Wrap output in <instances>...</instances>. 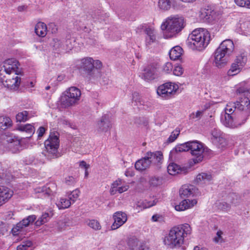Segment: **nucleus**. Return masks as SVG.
I'll list each match as a JSON object with an SVG mask.
<instances>
[{
	"instance_id": "1",
	"label": "nucleus",
	"mask_w": 250,
	"mask_h": 250,
	"mask_svg": "<svg viewBox=\"0 0 250 250\" xmlns=\"http://www.w3.org/2000/svg\"><path fill=\"white\" fill-rule=\"evenodd\" d=\"M19 62L14 58L6 60L0 68V80L4 87L17 90L21 83Z\"/></svg>"
},
{
	"instance_id": "2",
	"label": "nucleus",
	"mask_w": 250,
	"mask_h": 250,
	"mask_svg": "<svg viewBox=\"0 0 250 250\" xmlns=\"http://www.w3.org/2000/svg\"><path fill=\"white\" fill-rule=\"evenodd\" d=\"M191 233V228L188 224L179 225L171 229L165 237L164 243L170 249L180 247L184 242V237Z\"/></svg>"
},
{
	"instance_id": "3",
	"label": "nucleus",
	"mask_w": 250,
	"mask_h": 250,
	"mask_svg": "<svg viewBox=\"0 0 250 250\" xmlns=\"http://www.w3.org/2000/svg\"><path fill=\"white\" fill-rule=\"evenodd\" d=\"M210 39V34L207 30L201 28H197L189 35L187 44L193 50L201 51L208 46Z\"/></svg>"
},
{
	"instance_id": "4",
	"label": "nucleus",
	"mask_w": 250,
	"mask_h": 250,
	"mask_svg": "<svg viewBox=\"0 0 250 250\" xmlns=\"http://www.w3.org/2000/svg\"><path fill=\"white\" fill-rule=\"evenodd\" d=\"M234 45L230 40H226L222 42L214 54V62L218 68L223 67L228 62L229 57L233 52Z\"/></svg>"
},
{
	"instance_id": "5",
	"label": "nucleus",
	"mask_w": 250,
	"mask_h": 250,
	"mask_svg": "<svg viewBox=\"0 0 250 250\" xmlns=\"http://www.w3.org/2000/svg\"><path fill=\"white\" fill-rule=\"evenodd\" d=\"M186 25V21L183 17L175 15L168 17L166 22L161 25V28L169 34L166 35L167 38H171L180 32Z\"/></svg>"
},
{
	"instance_id": "6",
	"label": "nucleus",
	"mask_w": 250,
	"mask_h": 250,
	"mask_svg": "<svg viewBox=\"0 0 250 250\" xmlns=\"http://www.w3.org/2000/svg\"><path fill=\"white\" fill-rule=\"evenodd\" d=\"M59 134L58 132H51L47 139L44 142L46 149L45 156L49 160L57 158L61 156L58 151L59 146Z\"/></svg>"
},
{
	"instance_id": "7",
	"label": "nucleus",
	"mask_w": 250,
	"mask_h": 250,
	"mask_svg": "<svg viewBox=\"0 0 250 250\" xmlns=\"http://www.w3.org/2000/svg\"><path fill=\"white\" fill-rule=\"evenodd\" d=\"M250 115V111L247 110L246 112L240 111H236L232 115H227L225 118L222 119V123L226 127L229 128L238 127L243 125Z\"/></svg>"
},
{
	"instance_id": "8",
	"label": "nucleus",
	"mask_w": 250,
	"mask_h": 250,
	"mask_svg": "<svg viewBox=\"0 0 250 250\" xmlns=\"http://www.w3.org/2000/svg\"><path fill=\"white\" fill-rule=\"evenodd\" d=\"M81 96L80 90L76 87L72 86L65 91L61 97L60 104L62 108H67L78 103Z\"/></svg>"
},
{
	"instance_id": "9",
	"label": "nucleus",
	"mask_w": 250,
	"mask_h": 250,
	"mask_svg": "<svg viewBox=\"0 0 250 250\" xmlns=\"http://www.w3.org/2000/svg\"><path fill=\"white\" fill-rule=\"evenodd\" d=\"M189 151L193 156L192 160L195 164L203 161L204 157L203 153L211 152L209 149L204 147L202 143L196 140L190 141Z\"/></svg>"
},
{
	"instance_id": "10",
	"label": "nucleus",
	"mask_w": 250,
	"mask_h": 250,
	"mask_svg": "<svg viewBox=\"0 0 250 250\" xmlns=\"http://www.w3.org/2000/svg\"><path fill=\"white\" fill-rule=\"evenodd\" d=\"M94 60L91 58H86L81 60V70L83 74L91 79L98 78L101 76L100 71L94 67Z\"/></svg>"
},
{
	"instance_id": "11",
	"label": "nucleus",
	"mask_w": 250,
	"mask_h": 250,
	"mask_svg": "<svg viewBox=\"0 0 250 250\" xmlns=\"http://www.w3.org/2000/svg\"><path fill=\"white\" fill-rule=\"evenodd\" d=\"M237 93L244 94L243 97H239V100L237 101L236 104L237 111L246 112L247 110L250 111V102L249 98L246 97V94L249 92L248 90L244 87H239L237 89Z\"/></svg>"
},
{
	"instance_id": "12",
	"label": "nucleus",
	"mask_w": 250,
	"mask_h": 250,
	"mask_svg": "<svg viewBox=\"0 0 250 250\" xmlns=\"http://www.w3.org/2000/svg\"><path fill=\"white\" fill-rule=\"evenodd\" d=\"M177 89V85L170 82L166 83L158 87L157 93L158 95L163 98L169 99L171 97L172 95L175 93Z\"/></svg>"
},
{
	"instance_id": "13",
	"label": "nucleus",
	"mask_w": 250,
	"mask_h": 250,
	"mask_svg": "<svg viewBox=\"0 0 250 250\" xmlns=\"http://www.w3.org/2000/svg\"><path fill=\"white\" fill-rule=\"evenodd\" d=\"M36 216L35 215H29L23 219L22 221L17 224L16 226L13 227L11 230L13 235H18L22 231L24 228L28 226L30 224L35 221Z\"/></svg>"
},
{
	"instance_id": "14",
	"label": "nucleus",
	"mask_w": 250,
	"mask_h": 250,
	"mask_svg": "<svg viewBox=\"0 0 250 250\" xmlns=\"http://www.w3.org/2000/svg\"><path fill=\"white\" fill-rule=\"evenodd\" d=\"M158 69L157 63H152L148 65L144 70L142 78L146 81H149L156 78V72Z\"/></svg>"
},
{
	"instance_id": "15",
	"label": "nucleus",
	"mask_w": 250,
	"mask_h": 250,
	"mask_svg": "<svg viewBox=\"0 0 250 250\" xmlns=\"http://www.w3.org/2000/svg\"><path fill=\"white\" fill-rule=\"evenodd\" d=\"M97 130L99 132H106L111 127L110 117L107 114L104 115L98 122Z\"/></svg>"
},
{
	"instance_id": "16",
	"label": "nucleus",
	"mask_w": 250,
	"mask_h": 250,
	"mask_svg": "<svg viewBox=\"0 0 250 250\" xmlns=\"http://www.w3.org/2000/svg\"><path fill=\"white\" fill-rule=\"evenodd\" d=\"M113 218L114 222L111 227L112 230L117 229L127 221L126 213L122 211H117L114 213Z\"/></svg>"
},
{
	"instance_id": "17",
	"label": "nucleus",
	"mask_w": 250,
	"mask_h": 250,
	"mask_svg": "<svg viewBox=\"0 0 250 250\" xmlns=\"http://www.w3.org/2000/svg\"><path fill=\"white\" fill-rule=\"evenodd\" d=\"M145 156L149 161L150 166L151 164L158 165L161 163L163 159V154L160 151H157L154 152H147Z\"/></svg>"
},
{
	"instance_id": "18",
	"label": "nucleus",
	"mask_w": 250,
	"mask_h": 250,
	"mask_svg": "<svg viewBox=\"0 0 250 250\" xmlns=\"http://www.w3.org/2000/svg\"><path fill=\"white\" fill-rule=\"evenodd\" d=\"M195 188L192 185H183L179 190L180 196L182 199H187L194 195Z\"/></svg>"
},
{
	"instance_id": "19",
	"label": "nucleus",
	"mask_w": 250,
	"mask_h": 250,
	"mask_svg": "<svg viewBox=\"0 0 250 250\" xmlns=\"http://www.w3.org/2000/svg\"><path fill=\"white\" fill-rule=\"evenodd\" d=\"M197 203V200L195 199L189 200L184 199L179 205L175 206V209L177 211H184L193 207Z\"/></svg>"
},
{
	"instance_id": "20",
	"label": "nucleus",
	"mask_w": 250,
	"mask_h": 250,
	"mask_svg": "<svg viewBox=\"0 0 250 250\" xmlns=\"http://www.w3.org/2000/svg\"><path fill=\"white\" fill-rule=\"evenodd\" d=\"M13 192L8 188L0 186V206L7 202L12 196Z\"/></svg>"
},
{
	"instance_id": "21",
	"label": "nucleus",
	"mask_w": 250,
	"mask_h": 250,
	"mask_svg": "<svg viewBox=\"0 0 250 250\" xmlns=\"http://www.w3.org/2000/svg\"><path fill=\"white\" fill-rule=\"evenodd\" d=\"M56 191V186L54 183H50L47 184L45 186L39 188L37 192L42 193L45 197L53 195Z\"/></svg>"
},
{
	"instance_id": "22",
	"label": "nucleus",
	"mask_w": 250,
	"mask_h": 250,
	"mask_svg": "<svg viewBox=\"0 0 250 250\" xmlns=\"http://www.w3.org/2000/svg\"><path fill=\"white\" fill-rule=\"evenodd\" d=\"M168 173L172 175H175L177 174H186L187 172V168L186 167H181L180 166L172 163L167 167Z\"/></svg>"
},
{
	"instance_id": "23",
	"label": "nucleus",
	"mask_w": 250,
	"mask_h": 250,
	"mask_svg": "<svg viewBox=\"0 0 250 250\" xmlns=\"http://www.w3.org/2000/svg\"><path fill=\"white\" fill-rule=\"evenodd\" d=\"M145 32L146 34V45L147 47H149V46L156 40L154 30L150 27H148L146 28Z\"/></svg>"
},
{
	"instance_id": "24",
	"label": "nucleus",
	"mask_w": 250,
	"mask_h": 250,
	"mask_svg": "<svg viewBox=\"0 0 250 250\" xmlns=\"http://www.w3.org/2000/svg\"><path fill=\"white\" fill-rule=\"evenodd\" d=\"M236 103H229L225 108V113H222L221 115V121L222 119L227 117V115H232L237 111Z\"/></svg>"
},
{
	"instance_id": "25",
	"label": "nucleus",
	"mask_w": 250,
	"mask_h": 250,
	"mask_svg": "<svg viewBox=\"0 0 250 250\" xmlns=\"http://www.w3.org/2000/svg\"><path fill=\"white\" fill-rule=\"evenodd\" d=\"M150 166L149 162L146 158V156L144 158L138 160L135 164V168L139 171L145 170L149 168Z\"/></svg>"
},
{
	"instance_id": "26",
	"label": "nucleus",
	"mask_w": 250,
	"mask_h": 250,
	"mask_svg": "<svg viewBox=\"0 0 250 250\" xmlns=\"http://www.w3.org/2000/svg\"><path fill=\"white\" fill-rule=\"evenodd\" d=\"M183 52V49L180 46H176L169 51V57L172 60H177L181 57Z\"/></svg>"
},
{
	"instance_id": "27",
	"label": "nucleus",
	"mask_w": 250,
	"mask_h": 250,
	"mask_svg": "<svg viewBox=\"0 0 250 250\" xmlns=\"http://www.w3.org/2000/svg\"><path fill=\"white\" fill-rule=\"evenodd\" d=\"M47 27L45 23L42 22H39L35 27L36 34L40 37H44L46 35Z\"/></svg>"
},
{
	"instance_id": "28",
	"label": "nucleus",
	"mask_w": 250,
	"mask_h": 250,
	"mask_svg": "<svg viewBox=\"0 0 250 250\" xmlns=\"http://www.w3.org/2000/svg\"><path fill=\"white\" fill-rule=\"evenodd\" d=\"M18 130L21 131L25 132L29 135V136H26V138H30L35 132V128L32 125L27 124L24 125H20L18 127Z\"/></svg>"
},
{
	"instance_id": "29",
	"label": "nucleus",
	"mask_w": 250,
	"mask_h": 250,
	"mask_svg": "<svg viewBox=\"0 0 250 250\" xmlns=\"http://www.w3.org/2000/svg\"><path fill=\"white\" fill-rule=\"evenodd\" d=\"M52 44L53 50L58 53L65 50L64 44L58 39H54Z\"/></svg>"
},
{
	"instance_id": "30",
	"label": "nucleus",
	"mask_w": 250,
	"mask_h": 250,
	"mask_svg": "<svg viewBox=\"0 0 250 250\" xmlns=\"http://www.w3.org/2000/svg\"><path fill=\"white\" fill-rule=\"evenodd\" d=\"M12 125V121L8 117H0V129L5 130Z\"/></svg>"
},
{
	"instance_id": "31",
	"label": "nucleus",
	"mask_w": 250,
	"mask_h": 250,
	"mask_svg": "<svg viewBox=\"0 0 250 250\" xmlns=\"http://www.w3.org/2000/svg\"><path fill=\"white\" fill-rule=\"evenodd\" d=\"M211 179L212 176L211 174L203 172L199 174L197 176L196 181L197 183H200L202 182L206 183L207 182L211 181Z\"/></svg>"
},
{
	"instance_id": "32",
	"label": "nucleus",
	"mask_w": 250,
	"mask_h": 250,
	"mask_svg": "<svg viewBox=\"0 0 250 250\" xmlns=\"http://www.w3.org/2000/svg\"><path fill=\"white\" fill-rule=\"evenodd\" d=\"M190 148V141L186 142L183 144L178 145L175 146L174 149L171 151H175L177 152H182L189 151Z\"/></svg>"
},
{
	"instance_id": "33",
	"label": "nucleus",
	"mask_w": 250,
	"mask_h": 250,
	"mask_svg": "<svg viewBox=\"0 0 250 250\" xmlns=\"http://www.w3.org/2000/svg\"><path fill=\"white\" fill-rule=\"evenodd\" d=\"M71 204V202L68 199L62 198L60 201L56 204L57 207L60 209H65L69 208Z\"/></svg>"
},
{
	"instance_id": "34",
	"label": "nucleus",
	"mask_w": 250,
	"mask_h": 250,
	"mask_svg": "<svg viewBox=\"0 0 250 250\" xmlns=\"http://www.w3.org/2000/svg\"><path fill=\"white\" fill-rule=\"evenodd\" d=\"M239 196L235 193H229L227 197L226 201L231 204L236 205L239 201Z\"/></svg>"
},
{
	"instance_id": "35",
	"label": "nucleus",
	"mask_w": 250,
	"mask_h": 250,
	"mask_svg": "<svg viewBox=\"0 0 250 250\" xmlns=\"http://www.w3.org/2000/svg\"><path fill=\"white\" fill-rule=\"evenodd\" d=\"M171 6L170 0H159L158 6L162 10L167 11L170 9Z\"/></svg>"
},
{
	"instance_id": "36",
	"label": "nucleus",
	"mask_w": 250,
	"mask_h": 250,
	"mask_svg": "<svg viewBox=\"0 0 250 250\" xmlns=\"http://www.w3.org/2000/svg\"><path fill=\"white\" fill-rule=\"evenodd\" d=\"M242 67L239 66L235 62L232 63L230 68L228 71V75L229 76H234L237 74Z\"/></svg>"
},
{
	"instance_id": "37",
	"label": "nucleus",
	"mask_w": 250,
	"mask_h": 250,
	"mask_svg": "<svg viewBox=\"0 0 250 250\" xmlns=\"http://www.w3.org/2000/svg\"><path fill=\"white\" fill-rule=\"evenodd\" d=\"M30 118L28 116V112L27 111H23L19 113L16 115V120L17 122H24Z\"/></svg>"
},
{
	"instance_id": "38",
	"label": "nucleus",
	"mask_w": 250,
	"mask_h": 250,
	"mask_svg": "<svg viewBox=\"0 0 250 250\" xmlns=\"http://www.w3.org/2000/svg\"><path fill=\"white\" fill-rule=\"evenodd\" d=\"M50 218L49 214L48 213H44L37 220L35 225L37 226H40L47 222Z\"/></svg>"
},
{
	"instance_id": "39",
	"label": "nucleus",
	"mask_w": 250,
	"mask_h": 250,
	"mask_svg": "<svg viewBox=\"0 0 250 250\" xmlns=\"http://www.w3.org/2000/svg\"><path fill=\"white\" fill-rule=\"evenodd\" d=\"M87 225L95 230H99L101 229V226L100 223L96 220H90L87 222Z\"/></svg>"
},
{
	"instance_id": "40",
	"label": "nucleus",
	"mask_w": 250,
	"mask_h": 250,
	"mask_svg": "<svg viewBox=\"0 0 250 250\" xmlns=\"http://www.w3.org/2000/svg\"><path fill=\"white\" fill-rule=\"evenodd\" d=\"M216 204L218 209L223 211H228L229 210L230 208V204L226 202H218L216 203Z\"/></svg>"
},
{
	"instance_id": "41",
	"label": "nucleus",
	"mask_w": 250,
	"mask_h": 250,
	"mask_svg": "<svg viewBox=\"0 0 250 250\" xmlns=\"http://www.w3.org/2000/svg\"><path fill=\"white\" fill-rule=\"evenodd\" d=\"M156 204V202L155 200L152 201H147L146 200H145L142 202H139L138 203L137 206L138 207H142L144 208H150L154 206Z\"/></svg>"
},
{
	"instance_id": "42",
	"label": "nucleus",
	"mask_w": 250,
	"mask_h": 250,
	"mask_svg": "<svg viewBox=\"0 0 250 250\" xmlns=\"http://www.w3.org/2000/svg\"><path fill=\"white\" fill-rule=\"evenodd\" d=\"M247 61V58L246 56L241 55L237 57L236 59L234 61V62H235L239 66L243 67L246 64Z\"/></svg>"
},
{
	"instance_id": "43",
	"label": "nucleus",
	"mask_w": 250,
	"mask_h": 250,
	"mask_svg": "<svg viewBox=\"0 0 250 250\" xmlns=\"http://www.w3.org/2000/svg\"><path fill=\"white\" fill-rule=\"evenodd\" d=\"M149 185L152 187H157L162 184V179L159 177H151L149 181Z\"/></svg>"
},
{
	"instance_id": "44",
	"label": "nucleus",
	"mask_w": 250,
	"mask_h": 250,
	"mask_svg": "<svg viewBox=\"0 0 250 250\" xmlns=\"http://www.w3.org/2000/svg\"><path fill=\"white\" fill-rule=\"evenodd\" d=\"M32 242L28 240L23 241L22 244L17 247V250H28V249L32 246Z\"/></svg>"
},
{
	"instance_id": "45",
	"label": "nucleus",
	"mask_w": 250,
	"mask_h": 250,
	"mask_svg": "<svg viewBox=\"0 0 250 250\" xmlns=\"http://www.w3.org/2000/svg\"><path fill=\"white\" fill-rule=\"evenodd\" d=\"M217 146L222 149L225 148L228 145L227 140L222 136L216 140Z\"/></svg>"
},
{
	"instance_id": "46",
	"label": "nucleus",
	"mask_w": 250,
	"mask_h": 250,
	"mask_svg": "<svg viewBox=\"0 0 250 250\" xmlns=\"http://www.w3.org/2000/svg\"><path fill=\"white\" fill-rule=\"evenodd\" d=\"M80 191L79 189H76L71 192L69 195V199L71 203H74L79 196Z\"/></svg>"
},
{
	"instance_id": "47",
	"label": "nucleus",
	"mask_w": 250,
	"mask_h": 250,
	"mask_svg": "<svg viewBox=\"0 0 250 250\" xmlns=\"http://www.w3.org/2000/svg\"><path fill=\"white\" fill-rule=\"evenodd\" d=\"M138 242L136 238H130L127 241V245L131 250H134L135 247L138 245Z\"/></svg>"
},
{
	"instance_id": "48",
	"label": "nucleus",
	"mask_w": 250,
	"mask_h": 250,
	"mask_svg": "<svg viewBox=\"0 0 250 250\" xmlns=\"http://www.w3.org/2000/svg\"><path fill=\"white\" fill-rule=\"evenodd\" d=\"M180 133L179 130H175L171 133L169 137L168 138L167 143L168 144L173 142L179 136Z\"/></svg>"
},
{
	"instance_id": "49",
	"label": "nucleus",
	"mask_w": 250,
	"mask_h": 250,
	"mask_svg": "<svg viewBox=\"0 0 250 250\" xmlns=\"http://www.w3.org/2000/svg\"><path fill=\"white\" fill-rule=\"evenodd\" d=\"M173 69V65L171 62H167L163 66V71L166 73H170Z\"/></svg>"
},
{
	"instance_id": "50",
	"label": "nucleus",
	"mask_w": 250,
	"mask_h": 250,
	"mask_svg": "<svg viewBox=\"0 0 250 250\" xmlns=\"http://www.w3.org/2000/svg\"><path fill=\"white\" fill-rule=\"evenodd\" d=\"M203 114V111H197L195 113H192L189 115V119L191 120H199L201 119Z\"/></svg>"
},
{
	"instance_id": "51",
	"label": "nucleus",
	"mask_w": 250,
	"mask_h": 250,
	"mask_svg": "<svg viewBox=\"0 0 250 250\" xmlns=\"http://www.w3.org/2000/svg\"><path fill=\"white\" fill-rule=\"evenodd\" d=\"M184 72V69L181 66L177 65L175 66L173 70V73L174 75L180 76H181Z\"/></svg>"
},
{
	"instance_id": "52",
	"label": "nucleus",
	"mask_w": 250,
	"mask_h": 250,
	"mask_svg": "<svg viewBox=\"0 0 250 250\" xmlns=\"http://www.w3.org/2000/svg\"><path fill=\"white\" fill-rule=\"evenodd\" d=\"M211 135L215 140L222 136L221 131L217 128H214L212 130Z\"/></svg>"
},
{
	"instance_id": "53",
	"label": "nucleus",
	"mask_w": 250,
	"mask_h": 250,
	"mask_svg": "<svg viewBox=\"0 0 250 250\" xmlns=\"http://www.w3.org/2000/svg\"><path fill=\"white\" fill-rule=\"evenodd\" d=\"M76 182L75 178L71 176H67L65 179V183L68 186L74 185Z\"/></svg>"
},
{
	"instance_id": "54",
	"label": "nucleus",
	"mask_w": 250,
	"mask_h": 250,
	"mask_svg": "<svg viewBox=\"0 0 250 250\" xmlns=\"http://www.w3.org/2000/svg\"><path fill=\"white\" fill-rule=\"evenodd\" d=\"M223 232L221 230H219L217 232V236L214 238V241L217 243H222L224 242L223 239L222 237Z\"/></svg>"
},
{
	"instance_id": "55",
	"label": "nucleus",
	"mask_w": 250,
	"mask_h": 250,
	"mask_svg": "<svg viewBox=\"0 0 250 250\" xmlns=\"http://www.w3.org/2000/svg\"><path fill=\"white\" fill-rule=\"evenodd\" d=\"M201 17L204 20V21L207 22H209L212 18L211 15L208 14L206 12H202Z\"/></svg>"
},
{
	"instance_id": "56",
	"label": "nucleus",
	"mask_w": 250,
	"mask_h": 250,
	"mask_svg": "<svg viewBox=\"0 0 250 250\" xmlns=\"http://www.w3.org/2000/svg\"><path fill=\"white\" fill-rule=\"evenodd\" d=\"M72 41L74 42V40L73 39H68L65 41V50H71L72 48L73 44L72 43Z\"/></svg>"
},
{
	"instance_id": "57",
	"label": "nucleus",
	"mask_w": 250,
	"mask_h": 250,
	"mask_svg": "<svg viewBox=\"0 0 250 250\" xmlns=\"http://www.w3.org/2000/svg\"><path fill=\"white\" fill-rule=\"evenodd\" d=\"M247 0H234L235 4L240 6L246 7V3Z\"/></svg>"
},
{
	"instance_id": "58",
	"label": "nucleus",
	"mask_w": 250,
	"mask_h": 250,
	"mask_svg": "<svg viewBox=\"0 0 250 250\" xmlns=\"http://www.w3.org/2000/svg\"><path fill=\"white\" fill-rule=\"evenodd\" d=\"M247 21L244 22L240 24V28L242 31L243 32L244 34L247 36V32H249V31H250V27L247 26H244L245 27H243V25L246 23Z\"/></svg>"
},
{
	"instance_id": "59",
	"label": "nucleus",
	"mask_w": 250,
	"mask_h": 250,
	"mask_svg": "<svg viewBox=\"0 0 250 250\" xmlns=\"http://www.w3.org/2000/svg\"><path fill=\"white\" fill-rule=\"evenodd\" d=\"M45 132V129L43 126H41L37 130L38 138L42 137Z\"/></svg>"
},
{
	"instance_id": "60",
	"label": "nucleus",
	"mask_w": 250,
	"mask_h": 250,
	"mask_svg": "<svg viewBox=\"0 0 250 250\" xmlns=\"http://www.w3.org/2000/svg\"><path fill=\"white\" fill-rule=\"evenodd\" d=\"M117 190L118 192L119 193H122L124 191H126L127 190V188L126 186L119 187Z\"/></svg>"
},
{
	"instance_id": "61",
	"label": "nucleus",
	"mask_w": 250,
	"mask_h": 250,
	"mask_svg": "<svg viewBox=\"0 0 250 250\" xmlns=\"http://www.w3.org/2000/svg\"><path fill=\"white\" fill-rule=\"evenodd\" d=\"M121 185V181H115L111 186V187L113 188H118L119 186Z\"/></svg>"
},
{
	"instance_id": "62",
	"label": "nucleus",
	"mask_w": 250,
	"mask_h": 250,
	"mask_svg": "<svg viewBox=\"0 0 250 250\" xmlns=\"http://www.w3.org/2000/svg\"><path fill=\"white\" fill-rule=\"evenodd\" d=\"M80 167L82 168H84L85 170H87L89 167V165H87L85 162L82 161L80 163Z\"/></svg>"
},
{
	"instance_id": "63",
	"label": "nucleus",
	"mask_w": 250,
	"mask_h": 250,
	"mask_svg": "<svg viewBox=\"0 0 250 250\" xmlns=\"http://www.w3.org/2000/svg\"><path fill=\"white\" fill-rule=\"evenodd\" d=\"M162 218V216L158 214L153 215L152 217V220L153 221L156 222L159 221L160 218Z\"/></svg>"
},
{
	"instance_id": "64",
	"label": "nucleus",
	"mask_w": 250,
	"mask_h": 250,
	"mask_svg": "<svg viewBox=\"0 0 250 250\" xmlns=\"http://www.w3.org/2000/svg\"><path fill=\"white\" fill-rule=\"evenodd\" d=\"M138 250H148V248L145 245L141 244L139 245Z\"/></svg>"
}]
</instances>
